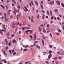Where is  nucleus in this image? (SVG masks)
Here are the masks:
<instances>
[{"instance_id": "obj_1", "label": "nucleus", "mask_w": 64, "mask_h": 64, "mask_svg": "<svg viewBox=\"0 0 64 64\" xmlns=\"http://www.w3.org/2000/svg\"><path fill=\"white\" fill-rule=\"evenodd\" d=\"M22 30H24L25 29H28L29 30L30 29V27L27 28L26 27H23L22 28Z\"/></svg>"}, {"instance_id": "obj_2", "label": "nucleus", "mask_w": 64, "mask_h": 64, "mask_svg": "<svg viewBox=\"0 0 64 64\" xmlns=\"http://www.w3.org/2000/svg\"><path fill=\"white\" fill-rule=\"evenodd\" d=\"M52 56V54H49L48 56V58L47 59V60H48L49 59H50V58H51V57Z\"/></svg>"}, {"instance_id": "obj_3", "label": "nucleus", "mask_w": 64, "mask_h": 64, "mask_svg": "<svg viewBox=\"0 0 64 64\" xmlns=\"http://www.w3.org/2000/svg\"><path fill=\"white\" fill-rule=\"evenodd\" d=\"M54 4V1H52V2H50V5L52 6L53 4Z\"/></svg>"}, {"instance_id": "obj_4", "label": "nucleus", "mask_w": 64, "mask_h": 64, "mask_svg": "<svg viewBox=\"0 0 64 64\" xmlns=\"http://www.w3.org/2000/svg\"><path fill=\"white\" fill-rule=\"evenodd\" d=\"M24 8H25L24 9V11H25V12H26L27 11H28V9H27V8H26L25 6L24 7Z\"/></svg>"}, {"instance_id": "obj_5", "label": "nucleus", "mask_w": 64, "mask_h": 64, "mask_svg": "<svg viewBox=\"0 0 64 64\" xmlns=\"http://www.w3.org/2000/svg\"><path fill=\"white\" fill-rule=\"evenodd\" d=\"M56 3L58 5H60V2L58 0L56 1Z\"/></svg>"}, {"instance_id": "obj_6", "label": "nucleus", "mask_w": 64, "mask_h": 64, "mask_svg": "<svg viewBox=\"0 0 64 64\" xmlns=\"http://www.w3.org/2000/svg\"><path fill=\"white\" fill-rule=\"evenodd\" d=\"M36 37H37V36H36V33H35L34 34V40H36Z\"/></svg>"}, {"instance_id": "obj_7", "label": "nucleus", "mask_w": 64, "mask_h": 64, "mask_svg": "<svg viewBox=\"0 0 64 64\" xmlns=\"http://www.w3.org/2000/svg\"><path fill=\"white\" fill-rule=\"evenodd\" d=\"M4 18L5 22H7V21H8V19L6 17Z\"/></svg>"}, {"instance_id": "obj_8", "label": "nucleus", "mask_w": 64, "mask_h": 64, "mask_svg": "<svg viewBox=\"0 0 64 64\" xmlns=\"http://www.w3.org/2000/svg\"><path fill=\"white\" fill-rule=\"evenodd\" d=\"M43 31L44 33H45L46 34V33H47L46 32V30H45L44 29V28L43 29Z\"/></svg>"}, {"instance_id": "obj_9", "label": "nucleus", "mask_w": 64, "mask_h": 64, "mask_svg": "<svg viewBox=\"0 0 64 64\" xmlns=\"http://www.w3.org/2000/svg\"><path fill=\"white\" fill-rule=\"evenodd\" d=\"M10 12H11V10H9L8 11V15H9L10 14Z\"/></svg>"}, {"instance_id": "obj_10", "label": "nucleus", "mask_w": 64, "mask_h": 64, "mask_svg": "<svg viewBox=\"0 0 64 64\" xmlns=\"http://www.w3.org/2000/svg\"><path fill=\"white\" fill-rule=\"evenodd\" d=\"M0 6H1V7H2V9H4L5 8V7H4V6L2 4L0 5Z\"/></svg>"}, {"instance_id": "obj_11", "label": "nucleus", "mask_w": 64, "mask_h": 64, "mask_svg": "<svg viewBox=\"0 0 64 64\" xmlns=\"http://www.w3.org/2000/svg\"><path fill=\"white\" fill-rule=\"evenodd\" d=\"M36 47L37 48H38V49H39V48H40V46L38 45H36Z\"/></svg>"}, {"instance_id": "obj_12", "label": "nucleus", "mask_w": 64, "mask_h": 64, "mask_svg": "<svg viewBox=\"0 0 64 64\" xmlns=\"http://www.w3.org/2000/svg\"><path fill=\"white\" fill-rule=\"evenodd\" d=\"M3 61L4 63H7V61H6L5 59H4L3 60Z\"/></svg>"}, {"instance_id": "obj_13", "label": "nucleus", "mask_w": 64, "mask_h": 64, "mask_svg": "<svg viewBox=\"0 0 64 64\" xmlns=\"http://www.w3.org/2000/svg\"><path fill=\"white\" fill-rule=\"evenodd\" d=\"M50 13L51 16H52V12L51 10H50Z\"/></svg>"}, {"instance_id": "obj_14", "label": "nucleus", "mask_w": 64, "mask_h": 64, "mask_svg": "<svg viewBox=\"0 0 64 64\" xmlns=\"http://www.w3.org/2000/svg\"><path fill=\"white\" fill-rule=\"evenodd\" d=\"M40 16V14H38L37 16V19H39V16Z\"/></svg>"}, {"instance_id": "obj_15", "label": "nucleus", "mask_w": 64, "mask_h": 64, "mask_svg": "<svg viewBox=\"0 0 64 64\" xmlns=\"http://www.w3.org/2000/svg\"><path fill=\"white\" fill-rule=\"evenodd\" d=\"M13 43H16V40H13L12 41Z\"/></svg>"}, {"instance_id": "obj_16", "label": "nucleus", "mask_w": 64, "mask_h": 64, "mask_svg": "<svg viewBox=\"0 0 64 64\" xmlns=\"http://www.w3.org/2000/svg\"><path fill=\"white\" fill-rule=\"evenodd\" d=\"M30 61H28V62H25V64H31V63H30V64H28V63H30Z\"/></svg>"}, {"instance_id": "obj_17", "label": "nucleus", "mask_w": 64, "mask_h": 64, "mask_svg": "<svg viewBox=\"0 0 64 64\" xmlns=\"http://www.w3.org/2000/svg\"><path fill=\"white\" fill-rule=\"evenodd\" d=\"M30 19L32 22L33 23L34 22V20H33V19L32 18H30Z\"/></svg>"}, {"instance_id": "obj_18", "label": "nucleus", "mask_w": 64, "mask_h": 64, "mask_svg": "<svg viewBox=\"0 0 64 64\" xmlns=\"http://www.w3.org/2000/svg\"><path fill=\"white\" fill-rule=\"evenodd\" d=\"M42 44H43V46H44V40H42Z\"/></svg>"}, {"instance_id": "obj_19", "label": "nucleus", "mask_w": 64, "mask_h": 64, "mask_svg": "<svg viewBox=\"0 0 64 64\" xmlns=\"http://www.w3.org/2000/svg\"><path fill=\"white\" fill-rule=\"evenodd\" d=\"M12 1L13 2H14V4H16V2L14 0H12Z\"/></svg>"}, {"instance_id": "obj_20", "label": "nucleus", "mask_w": 64, "mask_h": 64, "mask_svg": "<svg viewBox=\"0 0 64 64\" xmlns=\"http://www.w3.org/2000/svg\"><path fill=\"white\" fill-rule=\"evenodd\" d=\"M52 47L53 46H52L51 45H49V47H50V48H52Z\"/></svg>"}, {"instance_id": "obj_21", "label": "nucleus", "mask_w": 64, "mask_h": 64, "mask_svg": "<svg viewBox=\"0 0 64 64\" xmlns=\"http://www.w3.org/2000/svg\"><path fill=\"white\" fill-rule=\"evenodd\" d=\"M52 59H53V60H57V58L55 57L54 58H53Z\"/></svg>"}, {"instance_id": "obj_22", "label": "nucleus", "mask_w": 64, "mask_h": 64, "mask_svg": "<svg viewBox=\"0 0 64 64\" xmlns=\"http://www.w3.org/2000/svg\"><path fill=\"white\" fill-rule=\"evenodd\" d=\"M8 45L9 46H11V43L10 42H9L8 43Z\"/></svg>"}, {"instance_id": "obj_23", "label": "nucleus", "mask_w": 64, "mask_h": 64, "mask_svg": "<svg viewBox=\"0 0 64 64\" xmlns=\"http://www.w3.org/2000/svg\"><path fill=\"white\" fill-rule=\"evenodd\" d=\"M38 28L40 32H41V28H40V27H39Z\"/></svg>"}, {"instance_id": "obj_24", "label": "nucleus", "mask_w": 64, "mask_h": 64, "mask_svg": "<svg viewBox=\"0 0 64 64\" xmlns=\"http://www.w3.org/2000/svg\"><path fill=\"white\" fill-rule=\"evenodd\" d=\"M40 6L41 8H42V9H44V8H43V6L42 4H40Z\"/></svg>"}, {"instance_id": "obj_25", "label": "nucleus", "mask_w": 64, "mask_h": 64, "mask_svg": "<svg viewBox=\"0 0 64 64\" xmlns=\"http://www.w3.org/2000/svg\"><path fill=\"white\" fill-rule=\"evenodd\" d=\"M46 13H47V14L49 15V11L48 10H47L46 12Z\"/></svg>"}, {"instance_id": "obj_26", "label": "nucleus", "mask_w": 64, "mask_h": 64, "mask_svg": "<svg viewBox=\"0 0 64 64\" xmlns=\"http://www.w3.org/2000/svg\"><path fill=\"white\" fill-rule=\"evenodd\" d=\"M35 3H36V5H37L38 4V2H37V1H35Z\"/></svg>"}, {"instance_id": "obj_27", "label": "nucleus", "mask_w": 64, "mask_h": 64, "mask_svg": "<svg viewBox=\"0 0 64 64\" xmlns=\"http://www.w3.org/2000/svg\"><path fill=\"white\" fill-rule=\"evenodd\" d=\"M58 10L57 9H55L54 10V12H58Z\"/></svg>"}, {"instance_id": "obj_28", "label": "nucleus", "mask_w": 64, "mask_h": 64, "mask_svg": "<svg viewBox=\"0 0 64 64\" xmlns=\"http://www.w3.org/2000/svg\"><path fill=\"white\" fill-rule=\"evenodd\" d=\"M30 39H32L33 37H32V36L31 35H30Z\"/></svg>"}, {"instance_id": "obj_29", "label": "nucleus", "mask_w": 64, "mask_h": 64, "mask_svg": "<svg viewBox=\"0 0 64 64\" xmlns=\"http://www.w3.org/2000/svg\"><path fill=\"white\" fill-rule=\"evenodd\" d=\"M45 16V15L44 14H43L42 16V19L43 20L44 19V16Z\"/></svg>"}, {"instance_id": "obj_30", "label": "nucleus", "mask_w": 64, "mask_h": 64, "mask_svg": "<svg viewBox=\"0 0 64 64\" xmlns=\"http://www.w3.org/2000/svg\"><path fill=\"white\" fill-rule=\"evenodd\" d=\"M28 51V50H27V49H25L24 50V51Z\"/></svg>"}, {"instance_id": "obj_31", "label": "nucleus", "mask_w": 64, "mask_h": 64, "mask_svg": "<svg viewBox=\"0 0 64 64\" xmlns=\"http://www.w3.org/2000/svg\"><path fill=\"white\" fill-rule=\"evenodd\" d=\"M12 54L13 55H15L16 54V52H14L12 53Z\"/></svg>"}, {"instance_id": "obj_32", "label": "nucleus", "mask_w": 64, "mask_h": 64, "mask_svg": "<svg viewBox=\"0 0 64 64\" xmlns=\"http://www.w3.org/2000/svg\"><path fill=\"white\" fill-rule=\"evenodd\" d=\"M13 18V16L12 15H11L10 17V19H11V18Z\"/></svg>"}, {"instance_id": "obj_33", "label": "nucleus", "mask_w": 64, "mask_h": 64, "mask_svg": "<svg viewBox=\"0 0 64 64\" xmlns=\"http://www.w3.org/2000/svg\"><path fill=\"white\" fill-rule=\"evenodd\" d=\"M31 2L32 5H33V6H34V4H33V2L32 1H31Z\"/></svg>"}, {"instance_id": "obj_34", "label": "nucleus", "mask_w": 64, "mask_h": 64, "mask_svg": "<svg viewBox=\"0 0 64 64\" xmlns=\"http://www.w3.org/2000/svg\"><path fill=\"white\" fill-rule=\"evenodd\" d=\"M62 28L63 30L64 31V26H62Z\"/></svg>"}, {"instance_id": "obj_35", "label": "nucleus", "mask_w": 64, "mask_h": 64, "mask_svg": "<svg viewBox=\"0 0 64 64\" xmlns=\"http://www.w3.org/2000/svg\"><path fill=\"white\" fill-rule=\"evenodd\" d=\"M61 5H62V7H64V4H63L62 3Z\"/></svg>"}, {"instance_id": "obj_36", "label": "nucleus", "mask_w": 64, "mask_h": 64, "mask_svg": "<svg viewBox=\"0 0 64 64\" xmlns=\"http://www.w3.org/2000/svg\"><path fill=\"white\" fill-rule=\"evenodd\" d=\"M5 42L6 43V45H8V42H7V40H5Z\"/></svg>"}, {"instance_id": "obj_37", "label": "nucleus", "mask_w": 64, "mask_h": 64, "mask_svg": "<svg viewBox=\"0 0 64 64\" xmlns=\"http://www.w3.org/2000/svg\"><path fill=\"white\" fill-rule=\"evenodd\" d=\"M50 24H52V23H53V21H51L50 22Z\"/></svg>"}, {"instance_id": "obj_38", "label": "nucleus", "mask_w": 64, "mask_h": 64, "mask_svg": "<svg viewBox=\"0 0 64 64\" xmlns=\"http://www.w3.org/2000/svg\"><path fill=\"white\" fill-rule=\"evenodd\" d=\"M58 62V61H56V64H58V62Z\"/></svg>"}, {"instance_id": "obj_39", "label": "nucleus", "mask_w": 64, "mask_h": 64, "mask_svg": "<svg viewBox=\"0 0 64 64\" xmlns=\"http://www.w3.org/2000/svg\"><path fill=\"white\" fill-rule=\"evenodd\" d=\"M58 32H61V30H60L59 29H58Z\"/></svg>"}, {"instance_id": "obj_40", "label": "nucleus", "mask_w": 64, "mask_h": 64, "mask_svg": "<svg viewBox=\"0 0 64 64\" xmlns=\"http://www.w3.org/2000/svg\"><path fill=\"white\" fill-rule=\"evenodd\" d=\"M46 31H49L50 32V31L49 30H48V29H46Z\"/></svg>"}, {"instance_id": "obj_41", "label": "nucleus", "mask_w": 64, "mask_h": 64, "mask_svg": "<svg viewBox=\"0 0 64 64\" xmlns=\"http://www.w3.org/2000/svg\"><path fill=\"white\" fill-rule=\"evenodd\" d=\"M8 49V47H6L5 48L6 50H7Z\"/></svg>"}, {"instance_id": "obj_42", "label": "nucleus", "mask_w": 64, "mask_h": 64, "mask_svg": "<svg viewBox=\"0 0 64 64\" xmlns=\"http://www.w3.org/2000/svg\"><path fill=\"white\" fill-rule=\"evenodd\" d=\"M47 22H44V25H45V24H47Z\"/></svg>"}, {"instance_id": "obj_43", "label": "nucleus", "mask_w": 64, "mask_h": 64, "mask_svg": "<svg viewBox=\"0 0 64 64\" xmlns=\"http://www.w3.org/2000/svg\"><path fill=\"white\" fill-rule=\"evenodd\" d=\"M4 18L6 17V13H4Z\"/></svg>"}, {"instance_id": "obj_44", "label": "nucleus", "mask_w": 64, "mask_h": 64, "mask_svg": "<svg viewBox=\"0 0 64 64\" xmlns=\"http://www.w3.org/2000/svg\"><path fill=\"white\" fill-rule=\"evenodd\" d=\"M13 12L14 13V14H15V15L16 14V12H15L14 11Z\"/></svg>"}, {"instance_id": "obj_45", "label": "nucleus", "mask_w": 64, "mask_h": 64, "mask_svg": "<svg viewBox=\"0 0 64 64\" xmlns=\"http://www.w3.org/2000/svg\"><path fill=\"white\" fill-rule=\"evenodd\" d=\"M58 20H60V18L59 17H58L57 18Z\"/></svg>"}, {"instance_id": "obj_46", "label": "nucleus", "mask_w": 64, "mask_h": 64, "mask_svg": "<svg viewBox=\"0 0 64 64\" xmlns=\"http://www.w3.org/2000/svg\"><path fill=\"white\" fill-rule=\"evenodd\" d=\"M28 45H26V46H25L24 47L25 48H27V47H28Z\"/></svg>"}, {"instance_id": "obj_47", "label": "nucleus", "mask_w": 64, "mask_h": 64, "mask_svg": "<svg viewBox=\"0 0 64 64\" xmlns=\"http://www.w3.org/2000/svg\"><path fill=\"white\" fill-rule=\"evenodd\" d=\"M52 53V51H50L49 52V54H51Z\"/></svg>"}, {"instance_id": "obj_48", "label": "nucleus", "mask_w": 64, "mask_h": 64, "mask_svg": "<svg viewBox=\"0 0 64 64\" xmlns=\"http://www.w3.org/2000/svg\"><path fill=\"white\" fill-rule=\"evenodd\" d=\"M56 35H58V36H59V33H58H58L56 32Z\"/></svg>"}, {"instance_id": "obj_49", "label": "nucleus", "mask_w": 64, "mask_h": 64, "mask_svg": "<svg viewBox=\"0 0 64 64\" xmlns=\"http://www.w3.org/2000/svg\"><path fill=\"white\" fill-rule=\"evenodd\" d=\"M40 3L42 4H43V2L42 1H41Z\"/></svg>"}, {"instance_id": "obj_50", "label": "nucleus", "mask_w": 64, "mask_h": 64, "mask_svg": "<svg viewBox=\"0 0 64 64\" xmlns=\"http://www.w3.org/2000/svg\"><path fill=\"white\" fill-rule=\"evenodd\" d=\"M45 62L46 63H47V64H48V63H49L47 61H46Z\"/></svg>"}, {"instance_id": "obj_51", "label": "nucleus", "mask_w": 64, "mask_h": 64, "mask_svg": "<svg viewBox=\"0 0 64 64\" xmlns=\"http://www.w3.org/2000/svg\"><path fill=\"white\" fill-rule=\"evenodd\" d=\"M3 54L4 55H5V51H4Z\"/></svg>"}, {"instance_id": "obj_52", "label": "nucleus", "mask_w": 64, "mask_h": 64, "mask_svg": "<svg viewBox=\"0 0 64 64\" xmlns=\"http://www.w3.org/2000/svg\"><path fill=\"white\" fill-rule=\"evenodd\" d=\"M42 13H45V12L44 11H43V10H42Z\"/></svg>"}, {"instance_id": "obj_53", "label": "nucleus", "mask_w": 64, "mask_h": 64, "mask_svg": "<svg viewBox=\"0 0 64 64\" xmlns=\"http://www.w3.org/2000/svg\"><path fill=\"white\" fill-rule=\"evenodd\" d=\"M58 58L59 59H62V58H61L60 57H59Z\"/></svg>"}, {"instance_id": "obj_54", "label": "nucleus", "mask_w": 64, "mask_h": 64, "mask_svg": "<svg viewBox=\"0 0 64 64\" xmlns=\"http://www.w3.org/2000/svg\"><path fill=\"white\" fill-rule=\"evenodd\" d=\"M6 8L7 9H8V6H6Z\"/></svg>"}, {"instance_id": "obj_55", "label": "nucleus", "mask_w": 64, "mask_h": 64, "mask_svg": "<svg viewBox=\"0 0 64 64\" xmlns=\"http://www.w3.org/2000/svg\"><path fill=\"white\" fill-rule=\"evenodd\" d=\"M0 33H1V34H3V32H2V31H1V30H0Z\"/></svg>"}, {"instance_id": "obj_56", "label": "nucleus", "mask_w": 64, "mask_h": 64, "mask_svg": "<svg viewBox=\"0 0 64 64\" xmlns=\"http://www.w3.org/2000/svg\"><path fill=\"white\" fill-rule=\"evenodd\" d=\"M53 31H55L56 30H55V28H53Z\"/></svg>"}, {"instance_id": "obj_57", "label": "nucleus", "mask_w": 64, "mask_h": 64, "mask_svg": "<svg viewBox=\"0 0 64 64\" xmlns=\"http://www.w3.org/2000/svg\"><path fill=\"white\" fill-rule=\"evenodd\" d=\"M51 18V20H53V16H52Z\"/></svg>"}, {"instance_id": "obj_58", "label": "nucleus", "mask_w": 64, "mask_h": 64, "mask_svg": "<svg viewBox=\"0 0 64 64\" xmlns=\"http://www.w3.org/2000/svg\"><path fill=\"white\" fill-rule=\"evenodd\" d=\"M4 17H2V18H1V20H3V19H4Z\"/></svg>"}, {"instance_id": "obj_59", "label": "nucleus", "mask_w": 64, "mask_h": 64, "mask_svg": "<svg viewBox=\"0 0 64 64\" xmlns=\"http://www.w3.org/2000/svg\"><path fill=\"white\" fill-rule=\"evenodd\" d=\"M9 35V32H8L7 34V36H8Z\"/></svg>"}, {"instance_id": "obj_60", "label": "nucleus", "mask_w": 64, "mask_h": 64, "mask_svg": "<svg viewBox=\"0 0 64 64\" xmlns=\"http://www.w3.org/2000/svg\"><path fill=\"white\" fill-rule=\"evenodd\" d=\"M31 18H30V17H28V18L29 20H31Z\"/></svg>"}, {"instance_id": "obj_61", "label": "nucleus", "mask_w": 64, "mask_h": 64, "mask_svg": "<svg viewBox=\"0 0 64 64\" xmlns=\"http://www.w3.org/2000/svg\"><path fill=\"white\" fill-rule=\"evenodd\" d=\"M14 37V34H12V37Z\"/></svg>"}, {"instance_id": "obj_62", "label": "nucleus", "mask_w": 64, "mask_h": 64, "mask_svg": "<svg viewBox=\"0 0 64 64\" xmlns=\"http://www.w3.org/2000/svg\"><path fill=\"white\" fill-rule=\"evenodd\" d=\"M27 31H28V32H30V31H31V30H27Z\"/></svg>"}, {"instance_id": "obj_63", "label": "nucleus", "mask_w": 64, "mask_h": 64, "mask_svg": "<svg viewBox=\"0 0 64 64\" xmlns=\"http://www.w3.org/2000/svg\"><path fill=\"white\" fill-rule=\"evenodd\" d=\"M14 52V50H12V53H13Z\"/></svg>"}, {"instance_id": "obj_64", "label": "nucleus", "mask_w": 64, "mask_h": 64, "mask_svg": "<svg viewBox=\"0 0 64 64\" xmlns=\"http://www.w3.org/2000/svg\"><path fill=\"white\" fill-rule=\"evenodd\" d=\"M20 8V6H19V5L18 6V8Z\"/></svg>"}]
</instances>
